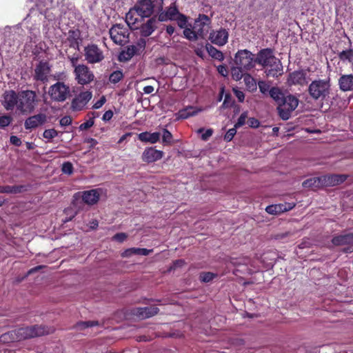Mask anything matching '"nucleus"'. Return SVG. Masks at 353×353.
<instances>
[{"instance_id": "nucleus-9", "label": "nucleus", "mask_w": 353, "mask_h": 353, "mask_svg": "<svg viewBox=\"0 0 353 353\" xmlns=\"http://www.w3.org/2000/svg\"><path fill=\"white\" fill-rule=\"evenodd\" d=\"M85 60L90 64L101 62L105 57L103 50L94 43H90L84 48Z\"/></svg>"}, {"instance_id": "nucleus-44", "label": "nucleus", "mask_w": 353, "mask_h": 353, "mask_svg": "<svg viewBox=\"0 0 353 353\" xmlns=\"http://www.w3.org/2000/svg\"><path fill=\"white\" fill-rule=\"evenodd\" d=\"M12 121V117L8 114L0 116V128H5L8 127Z\"/></svg>"}, {"instance_id": "nucleus-39", "label": "nucleus", "mask_w": 353, "mask_h": 353, "mask_svg": "<svg viewBox=\"0 0 353 353\" xmlns=\"http://www.w3.org/2000/svg\"><path fill=\"white\" fill-rule=\"evenodd\" d=\"M244 68L240 67L239 65H236V67H232L231 69V75L232 78L234 81H239L242 79L243 75Z\"/></svg>"}, {"instance_id": "nucleus-3", "label": "nucleus", "mask_w": 353, "mask_h": 353, "mask_svg": "<svg viewBox=\"0 0 353 353\" xmlns=\"http://www.w3.org/2000/svg\"><path fill=\"white\" fill-rule=\"evenodd\" d=\"M330 79H318L311 82L308 93L314 100H324L330 94Z\"/></svg>"}, {"instance_id": "nucleus-6", "label": "nucleus", "mask_w": 353, "mask_h": 353, "mask_svg": "<svg viewBox=\"0 0 353 353\" xmlns=\"http://www.w3.org/2000/svg\"><path fill=\"white\" fill-rule=\"evenodd\" d=\"M103 190L101 188L92 189L90 190H85L78 192L73 196L74 201L73 205H77L79 199H81L83 203L88 205H94L99 201Z\"/></svg>"}, {"instance_id": "nucleus-55", "label": "nucleus", "mask_w": 353, "mask_h": 353, "mask_svg": "<svg viewBox=\"0 0 353 353\" xmlns=\"http://www.w3.org/2000/svg\"><path fill=\"white\" fill-rule=\"evenodd\" d=\"M248 261V259L245 258L237 259V258H231L230 263L233 264L234 266H239L242 264H245Z\"/></svg>"}, {"instance_id": "nucleus-2", "label": "nucleus", "mask_w": 353, "mask_h": 353, "mask_svg": "<svg viewBox=\"0 0 353 353\" xmlns=\"http://www.w3.org/2000/svg\"><path fill=\"white\" fill-rule=\"evenodd\" d=\"M39 99L34 91L26 90L19 92V104L17 110L23 114L32 113Z\"/></svg>"}, {"instance_id": "nucleus-5", "label": "nucleus", "mask_w": 353, "mask_h": 353, "mask_svg": "<svg viewBox=\"0 0 353 353\" xmlns=\"http://www.w3.org/2000/svg\"><path fill=\"white\" fill-rule=\"evenodd\" d=\"M48 94L51 100L55 102H64L71 96L69 85L62 81H57L52 85Z\"/></svg>"}, {"instance_id": "nucleus-22", "label": "nucleus", "mask_w": 353, "mask_h": 353, "mask_svg": "<svg viewBox=\"0 0 353 353\" xmlns=\"http://www.w3.org/2000/svg\"><path fill=\"white\" fill-rule=\"evenodd\" d=\"M290 85L303 86L307 84L306 72L303 70L290 72L288 79Z\"/></svg>"}, {"instance_id": "nucleus-50", "label": "nucleus", "mask_w": 353, "mask_h": 353, "mask_svg": "<svg viewBox=\"0 0 353 353\" xmlns=\"http://www.w3.org/2000/svg\"><path fill=\"white\" fill-rule=\"evenodd\" d=\"M57 135L58 132L54 129L46 130L43 133V137L48 140L52 139L53 138L57 137Z\"/></svg>"}, {"instance_id": "nucleus-51", "label": "nucleus", "mask_w": 353, "mask_h": 353, "mask_svg": "<svg viewBox=\"0 0 353 353\" xmlns=\"http://www.w3.org/2000/svg\"><path fill=\"white\" fill-rule=\"evenodd\" d=\"M248 118V112H243L239 117L237 122L235 123V128H239L245 123L246 119Z\"/></svg>"}, {"instance_id": "nucleus-14", "label": "nucleus", "mask_w": 353, "mask_h": 353, "mask_svg": "<svg viewBox=\"0 0 353 353\" xmlns=\"http://www.w3.org/2000/svg\"><path fill=\"white\" fill-rule=\"evenodd\" d=\"M277 58L274 55V51L271 48H263L259 51L255 59V63H257L263 68L275 61Z\"/></svg>"}, {"instance_id": "nucleus-49", "label": "nucleus", "mask_w": 353, "mask_h": 353, "mask_svg": "<svg viewBox=\"0 0 353 353\" xmlns=\"http://www.w3.org/2000/svg\"><path fill=\"white\" fill-rule=\"evenodd\" d=\"M152 250H148L146 248H132V252L135 255L148 256L152 252Z\"/></svg>"}, {"instance_id": "nucleus-4", "label": "nucleus", "mask_w": 353, "mask_h": 353, "mask_svg": "<svg viewBox=\"0 0 353 353\" xmlns=\"http://www.w3.org/2000/svg\"><path fill=\"white\" fill-rule=\"evenodd\" d=\"M299 99L290 94L285 95L277 106L279 117L283 120L290 118L292 112L299 105Z\"/></svg>"}, {"instance_id": "nucleus-38", "label": "nucleus", "mask_w": 353, "mask_h": 353, "mask_svg": "<svg viewBox=\"0 0 353 353\" xmlns=\"http://www.w3.org/2000/svg\"><path fill=\"white\" fill-rule=\"evenodd\" d=\"M283 203L270 205L266 207L265 211L270 214H277L285 212Z\"/></svg>"}, {"instance_id": "nucleus-36", "label": "nucleus", "mask_w": 353, "mask_h": 353, "mask_svg": "<svg viewBox=\"0 0 353 353\" xmlns=\"http://www.w3.org/2000/svg\"><path fill=\"white\" fill-rule=\"evenodd\" d=\"M183 29L184 37L189 41H194L199 38L198 34L194 32V27L192 24H189V26Z\"/></svg>"}, {"instance_id": "nucleus-64", "label": "nucleus", "mask_w": 353, "mask_h": 353, "mask_svg": "<svg viewBox=\"0 0 353 353\" xmlns=\"http://www.w3.org/2000/svg\"><path fill=\"white\" fill-rule=\"evenodd\" d=\"M219 73L223 77H226L228 74L227 67L224 65H220L217 67Z\"/></svg>"}, {"instance_id": "nucleus-56", "label": "nucleus", "mask_w": 353, "mask_h": 353, "mask_svg": "<svg viewBox=\"0 0 353 353\" xmlns=\"http://www.w3.org/2000/svg\"><path fill=\"white\" fill-rule=\"evenodd\" d=\"M248 124L252 128H257L260 125V122L257 119L251 117L248 119Z\"/></svg>"}, {"instance_id": "nucleus-34", "label": "nucleus", "mask_w": 353, "mask_h": 353, "mask_svg": "<svg viewBox=\"0 0 353 353\" xmlns=\"http://www.w3.org/2000/svg\"><path fill=\"white\" fill-rule=\"evenodd\" d=\"M199 110L195 107L188 106L185 108L180 110L177 114L179 119H188L190 117L194 116L198 113Z\"/></svg>"}, {"instance_id": "nucleus-16", "label": "nucleus", "mask_w": 353, "mask_h": 353, "mask_svg": "<svg viewBox=\"0 0 353 353\" xmlns=\"http://www.w3.org/2000/svg\"><path fill=\"white\" fill-rule=\"evenodd\" d=\"M134 10L141 17H150L153 13L154 5L151 0H138Z\"/></svg>"}, {"instance_id": "nucleus-20", "label": "nucleus", "mask_w": 353, "mask_h": 353, "mask_svg": "<svg viewBox=\"0 0 353 353\" xmlns=\"http://www.w3.org/2000/svg\"><path fill=\"white\" fill-rule=\"evenodd\" d=\"M163 157V152L158 150L152 147L146 148L141 156V159L143 162L147 163H154L162 159Z\"/></svg>"}, {"instance_id": "nucleus-40", "label": "nucleus", "mask_w": 353, "mask_h": 353, "mask_svg": "<svg viewBox=\"0 0 353 353\" xmlns=\"http://www.w3.org/2000/svg\"><path fill=\"white\" fill-rule=\"evenodd\" d=\"M123 78V73L121 70H118L112 72L109 77V81L112 83H117Z\"/></svg>"}, {"instance_id": "nucleus-43", "label": "nucleus", "mask_w": 353, "mask_h": 353, "mask_svg": "<svg viewBox=\"0 0 353 353\" xmlns=\"http://www.w3.org/2000/svg\"><path fill=\"white\" fill-rule=\"evenodd\" d=\"M162 141L164 145H171L172 143V134L165 128L163 130Z\"/></svg>"}, {"instance_id": "nucleus-54", "label": "nucleus", "mask_w": 353, "mask_h": 353, "mask_svg": "<svg viewBox=\"0 0 353 353\" xmlns=\"http://www.w3.org/2000/svg\"><path fill=\"white\" fill-rule=\"evenodd\" d=\"M236 128H235V127L233 128L229 129L224 136V139L226 141H232V139L234 138V135L236 134Z\"/></svg>"}, {"instance_id": "nucleus-37", "label": "nucleus", "mask_w": 353, "mask_h": 353, "mask_svg": "<svg viewBox=\"0 0 353 353\" xmlns=\"http://www.w3.org/2000/svg\"><path fill=\"white\" fill-rule=\"evenodd\" d=\"M96 325H99L97 321H79L74 325V328L77 331H82Z\"/></svg>"}, {"instance_id": "nucleus-8", "label": "nucleus", "mask_w": 353, "mask_h": 353, "mask_svg": "<svg viewBox=\"0 0 353 353\" xmlns=\"http://www.w3.org/2000/svg\"><path fill=\"white\" fill-rule=\"evenodd\" d=\"M234 63L244 68L245 70H250L255 65L254 55L248 50H240L234 56Z\"/></svg>"}, {"instance_id": "nucleus-30", "label": "nucleus", "mask_w": 353, "mask_h": 353, "mask_svg": "<svg viewBox=\"0 0 353 353\" xmlns=\"http://www.w3.org/2000/svg\"><path fill=\"white\" fill-rule=\"evenodd\" d=\"M26 185H0V193L19 194L27 191Z\"/></svg>"}, {"instance_id": "nucleus-52", "label": "nucleus", "mask_w": 353, "mask_h": 353, "mask_svg": "<svg viewBox=\"0 0 353 353\" xmlns=\"http://www.w3.org/2000/svg\"><path fill=\"white\" fill-rule=\"evenodd\" d=\"M166 11L170 20H174L178 14H180L178 9L175 6H170Z\"/></svg>"}, {"instance_id": "nucleus-25", "label": "nucleus", "mask_w": 353, "mask_h": 353, "mask_svg": "<svg viewBox=\"0 0 353 353\" xmlns=\"http://www.w3.org/2000/svg\"><path fill=\"white\" fill-rule=\"evenodd\" d=\"M339 85L343 92L353 91V74H343L339 79Z\"/></svg>"}, {"instance_id": "nucleus-58", "label": "nucleus", "mask_w": 353, "mask_h": 353, "mask_svg": "<svg viewBox=\"0 0 353 353\" xmlns=\"http://www.w3.org/2000/svg\"><path fill=\"white\" fill-rule=\"evenodd\" d=\"M185 262L183 259H177L173 261L172 266L170 267L171 270H175L179 268H181L185 265Z\"/></svg>"}, {"instance_id": "nucleus-1", "label": "nucleus", "mask_w": 353, "mask_h": 353, "mask_svg": "<svg viewBox=\"0 0 353 353\" xmlns=\"http://www.w3.org/2000/svg\"><path fill=\"white\" fill-rule=\"evenodd\" d=\"M65 50L67 58L70 61L71 65L74 68V79L77 83L81 85H85L90 83L94 79V74L90 68L85 64H78L80 59L79 53L70 54Z\"/></svg>"}, {"instance_id": "nucleus-60", "label": "nucleus", "mask_w": 353, "mask_h": 353, "mask_svg": "<svg viewBox=\"0 0 353 353\" xmlns=\"http://www.w3.org/2000/svg\"><path fill=\"white\" fill-rule=\"evenodd\" d=\"M259 88L261 92L265 94L269 91L270 86L267 83L261 81L259 82Z\"/></svg>"}, {"instance_id": "nucleus-33", "label": "nucleus", "mask_w": 353, "mask_h": 353, "mask_svg": "<svg viewBox=\"0 0 353 353\" xmlns=\"http://www.w3.org/2000/svg\"><path fill=\"white\" fill-rule=\"evenodd\" d=\"M205 49L208 53V54L214 59L219 60L220 61L224 59V55L223 52L216 49L215 47L212 46L210 43H207L205 45Z\"/></svg>"}, {"instance_id": "nucleus-24", "label": "nucleus", "mask_w": 353, "mask_h": 353, "mask_svg": "<svg viewBox=\"0 0 353 353\" xmlns=\"http://www.w3.org/2000/svg\"><path fill=\"white\" fill-rule=\"evenodd\" d=\"M268 67L269 68H267L265 71L267 77H279L283 74V65L279 59L273 61L270 65Z\"/></svg>"}, {"instance_id": "nucleus-11", "label": "nucleus", "mask_w": 353, "mask_h": 353, "mask_svg": "<svg viewBox=\"0 0 353 353\" xmlns=\"http://www.w3.org/2000/svg\"><path fill=\"white\" fill-rule=\"evenodd\" d=\"M80 33L78 30H70L68 36L64 42V46L70 54L79 53L80 43Z\"/></svg>"}, {"instance_id": "nucleus-41", "label": "nucleus", "mask_w": 353, "mask_h": 353, "mask_svg": "<svg viewBox=\"0 0 353 353\" xmlns=\"http://www.w3.org/2000/svg\"><path fill=\"white\" fill-rule=\"evenodd\" d=\"M339 58L343 61H351L352 59H353V50L350 49L347 50H343L339 54Z\"/></svg>"}, {"instance_id": "nucleus-53", "label": "nucleus", "mask_w": 353, "mask_h": 353, "mask_svg": "<svg viewBox=\"0 0 353 353\" xmlns=\"http://www.w3.org/2000/svg\"><path fill=\"white\" fill-rule=\"evenodd\" d=\"M94 117H93L92 118H90L88 121H86L85 122L81 123L79 125L80 130H86L88 128H90L92 126H93V125L94 124Z\"/></svg>"}, {"instance_id": "nucleus-23", "label": "nucleus", "mask_w": 353, "mask_h": 353, "mask_svg": "<svg viewBox=\"0 0 353 353\" xmlns=\"http://www.w3.org/2000/svg\"><path fill=\"white\" fill-rule=\"evenodd\" d=\"M157 28V19L156 17L150 18L140 27V34L141 37H148L150 36Z\"/></svg>"}, {"instance_id": "nucleus-13", "label": "nucleus", "mask_w": 353, "mask_h": 353, "mask_svg": "<svg viewBox=\"0 0 353 353\" xmlns=\"http://www.w3.org/2000/svg\"><path fill=\"white\" fill-rule=\"evenodd\" d=\"M332 243L336 246L347 245L342 249L344 253L353 252V236L351 233L335 236L332 239Z\"/></svg>"}, {"instance_id": "nucleus-21", "label": "nucleus", "mask_w": 353, "mask_h": 353, "mask_svg": "<svg viewBox=\"0 0 353 353\" xmlns=\"http://www.w3.org/2000/svg\"><path fill=\"white\" fill-rule=\"evenodd\" d=\"M159 309L156 306L136 307L132 310V314L139 319H148L157 314Z\"/></svg>"}, {"instance_id": "nucleus-31", "label": "nucleus", "mask_w": 353, "mask_h": 353, "mask_svg": "<svg viewBox=\"0 0 353 353\" xmlns=\"http://www.w3.org/2000/svg\"><path fill=\"white\" fill-rule=\"evenodd\" d=\"M137 48L135 46H128L126 48L122 50L119 55V60L120 61H128L130 60L132 57L137 53Z\"/></svg>"}, {"instance_id": "nucleus-57", "label": "nucleus", "mask_w": 353, "mask_h": 353, "mask_svg": "<svg viewBox=\"0 0 353 353\" xmlns=\"http://www.w3.org/2000/svg\"><path fill=\"white\" fill-rule=\"evenodd\" d=\"M59 123L61 126L70 125L72 123V118L70 116H64L60 119Z\"/></svg>"}, {"instance_id": "nucleus-63", "label": "nucleus", "mask_w": 353, "mask_h": 353, "mask_svg": "<svg viewBox=\"0 0 353 353\" xmlns=\"http://www.w3.org/2000/svg\"><path fill=\"white\" fill-rule=\"evenodd\" d=\"M234 92L236 97L238 99L239 102H243L245 99V94L243 92L237 89H234Z\"/></svg>"}, {"instance_id": "nucleus-12", "label": "nucleus", "mask_w": 353, "mask_h": 353, "mask_svg": "<svg viewBox=\"0 0 353 353\" xmlns=\"http://www.w3.org/2000/svg\"><path fill=\"white\" fill-rule=\"evenodd\" d=\"M1 103L6 110H13L18 107L19 93L12 90H6L1 96Z\"/></svg>"}, {"instance_id": "nucleus-45", "label": "nucleus", "mask_w": 353, "mask_h": 353, "mask_svg": "<svg viewBox=\"0 0 353 353\" xmlns=\"http://www.w3.org/2000/svg\"><path fill=\"white\" fill-rule=\"evenodd\" d=\"M177 21L178 26L181 28H184L189 26L188 23V18L185 15L183 14H179L178 16L175 18V19Z\"/></svg>"}, {"instance_id": "nucleus-42", "label": "nucleus", "mask_w": 353, "mask_h": 353, "mask_svg": "<svg viewBox=\"0 0 353 353\" xmlns=\"http://www.w3.org/2000/svg\"><path fill=\"white\" fill-rule=\"evenodd\" d=\"M244 81L246 84V85L252 90H256V83L255 80L251 77L249 74H244Z\"/></svg>"}, {"instance_id": "nucleus-19", "label": "nucleus", "mask_w": 353, "mask_h": 353, "mask_svg": "<svg viewBox=\"0 0 353 353\" xmlns=\"http://www.w3.org/2000/svg\"><path fill=\"white\" fill-rule=\"evenodd\" d=\"M46 121V115L43 113H39L27 118L24 122V127L26 130L35 129L43 125Z\"/></svg>"}, {"instance_id": "nucleus-61", "label": "nucleus", "mask_w": 353, "mask_h": 353, "mask_svg": "<svg viewBox=\"0 0 353 353\" xmlns=\"http://www.w3.org/2000/svg\"><path fill=\"white\" fill-rule=\"evenodd\" d=\"M127 238V234L123 232L117 233L114 235L113 239L118 241V242H123Z\"/></svg>"}, {"instance_id": "nucleus-18", "label": "nucleus", "mask_w": 353, "mask_h": 353, "mask_svg": "<svg viewBox=\"0 0 353 353\" xmlns=\"http://www.w3.org/2000/svg\"><path fill=\"white\" fill-rule=\"evenodd\" d=\"M50 67L47 61H41L34 69V79L43 83L48 81Z\"/></svg>"}, {"instance_id": "nucleus-59", "label": "nucleus", "mask_w": 353, "mask_h": 353, "mask_svg": "<svg viewBox=\"0 0 353 353\" xmlns=\"http://www.w3.org/2000/svg\"><path fill=\"white\" fill-rule=\"evenodd\" d=\"M133 10H134V9L130 10L126 14V22L128 23V25H130V23L134 24L136 21L137 20V19H134L133 17V14H132Z\"/></svg>"}, {"instance_id": "nucleus-10", "label": "nucleus", "mask_w": 353, "mask_h": 353, "mask_svg": "<svg viewBox=\"0 0 353 353\" xmlns=\"http://www.w3.org/2000/svg\"><path fill=\"white\" fill-rule=\"evenodd\" d=\"M211 23V19L204 14H200L198 18L194 20L192 26L194 32L198 34L199 38L203 39L208 34Z\"/></svg>"}, {"instance_id": "nucleus-17", "label": "nucleus", "mask_w": 353, "mask_h": 353, "mask_svg": "<svg viewBox=\"0 0 353 353\" xmlns=\"http://www.w3.org/2000/svg\"><path fill=\"white\" fill-rule=\"evenodd\" d=\"M228 31L221 28L217 30H212L210 33L209 40L216 46H223L228 42Z\"/></svg>"}, {"instance_id": "nucleus-7", "label": "nucleus", "mask_w": 353, "mask_h": 353, "mask_svg": "<svg viewBox=\"0 0 353 353\" xmlns=\"http://www.w3.org/2000/svg\"><path fill=\"white\" fill-rule=\"evenodd\" d=\"M109 34L112 41L117 45L124 46L130 41V31L123 25H113L109 30Z\"/></svg>"}, {"instance_id": "nucleus-29", "label": "nucleus", "mask_w": 353, "mask_h": 353, "mask_svg": "<svg viewBox=\"0 0 353 353\" xmlns=\"http://www.w3.org/2000/svg\"><path fill=\"white\" fill-rule=\"evenodd\" d=\"M30 328L31 329V332H32V338L47 335L53 331L50 327L42 325H31Z\"/></svg>"}, {"instance_id": "nucleus-47", "label": "nucleus", "mask_w": 353, "mask_h": 353, "mask_svg": "<svg viewBox=\"0 0 353 353\" xmlns=\"http://www.w3.org/2000/svg\"><path fill=\"white\" fill-rule=\"evenodd\" d=\"M197 132L202 133L201 134V139L203 141H208L209 139V138L212 135L213 130L210 128L205 131L203 128H199L197 130Z\"/></svg>"}, {"instance_id": "nucleus-26", "label": "nucleus", "mask_w": 353, "mask_h": 353, "mask_svg": "<svg viewBox=\"0 0 353 353\" xmlns=\"http://www.w3.org/2000/svg\"><path fill=\"white\" fill-rule=\"evenodd\" d=\"M324 186H335L341 184L347 179L345 174H332L323 176Z\"/></svg>"}, {"instance_id": "nucleus-46", "label": "nucleus", "mask_w": 353, "mask_h": 353, "mask_svg": "<svg viewBox=\"0 0 353 353\" xmlns=\"http://www.w3.org/2000/svg\"><path fill=\"white\" fill-rule=\"evenodd\" d=\"M216 276V274L208 272H201L200 274V279L201 281L205 283H208L213 280L214 278Z\"/></svg>"}, {"instance_id": "nucleus-35", "label": "nucleus", "mask_w": 353, "mask_h": 353, "mask_svg": "<svg viewBox=\"0 0 353 353\" xmlns=\"http://www.w3.org/2000/svg\"><path fill=\"white\" fill-rule=\"evenodd\" d=\"M269 94L277 105H279L285 94L278 87H272L269 90Z\"/></svg>"}, {"instance_id": "nucleus-27", "label": "nucleus", "mask_w": 353, "mask_h": 353, "mask_svg": "<svg viewBox=\"0 0 353 353\" xmlns=\"http://www.w3.org/2000/svg\"><path fill=\"white\" fill-rule=\"evenodd\" d=\"M323 176L318 177H312L305 180L302 183V185L305 188H311L312 190H316L324 186Z\"/></svg>"}, {"instance_id": "nucleus-48", "label": "nucleus", "mask_w": 353, "mask_h": 353, "mask_svg": "<svg viewBox=\"0 0 353 353\" xmlns=\"http://www.w3.org/2000/svg\"><path fill=\"white\" fill-rule=\"evenodd\" d=\"M73 170H74V168H73L72 163H70L69 161H66L62 164L61 171L64 174H72Z\"/></svg>"}, {"instance_id": "nucleus-28", "label": "nucleus", "mask_w": 353, "mask_h": 353, "mask_svg": "<svg viewBox=\"0 0 353 353\" xmlns=\"http://www.w3.org/2000/svg\"><path fill=\"white\" fill-rule=\"evenodd\" d=\"M161 133L159 132H143L138 134V139L142 142L156 143L160 139Z\"/></svg>"}, {"instance_id": "nucleus-32", "label": "nucleus", "mask_w": 353, "mask_h": 353, "mask_svg": "<svg viewBox=\"0 0 353 353\" xmlns=\"http://www.w3.org/2000/svg\"><path fill=\"white\" fill-rule=\"evenodd\" d=\"M15 334L18 341L26 340L32 338V332L30 326L18 328L15 330Z\"/></svg>"}, {"instance_id": "nucleus-15", "label": "nucleus", "mask_w": 353, "mask_h": 353, "mask_svg": "<svg viewBox=\"0 0 353 353\" xmlns=\"http://www.w3.org/2000/svg\"><path fill=\"white\" fill-rule=\"evenodd\" d=\"M92 97V93L90 91L81 92L72 100L70 107L72 110L81 111L83 110Z\"/></svg>"}, {"instance_id": "nucleus-62", "label": "nucleus", "mask_w": 353, "mask_h": 353, "mask_svg": "<svg viewBox=\"0 0 353 353\" xmlns=\"http://www.w3.org/2000/svg\"><path fill=\"white\" fill-rule=\"evenodd\" d=\"M106 99L105 96H102L99 100H98L97 102L94 103V104L92 106L93 109H99L103 105V104L105 103Z\"/></svg>"}]
</instances>
